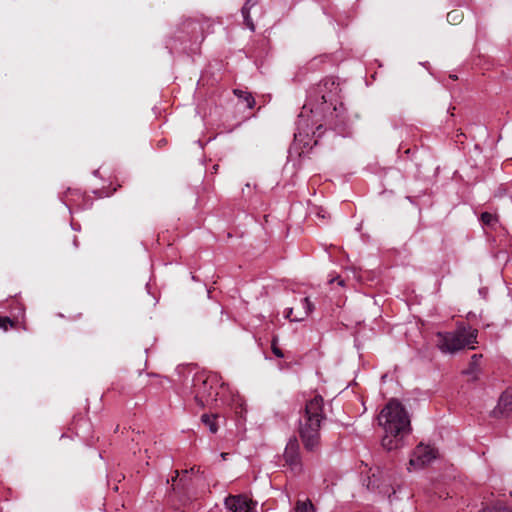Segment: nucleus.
<instances>
[{
    "instance_id": "f257e3e1",
    "label": "nucleus",
    "mask_w": 512,
    "mask_h": 512,
    "mask_svg": "<svg viewBox=\"0 0 512 512\" xmlns=\"http://www.w3.org/2000/svg\"><path fill=\"white\" fill-rule=\"evenodd\" d=\"M339 83L332 77L323 79L316 88L308 94L307 101L298 115L294 141L303 146L310 145V135L315 136L322 128L321 120L338 119L335 125L344 124V106L338 101Z\"/></svg>"
},
{
    "instance_id": "f03ea898",
    "label": "nucleus",
    "mask_w": 512,
    "mask_h": 512,
    "mask_svg": "<svg viewBox=\"0 0 512 512\" xmlns=\"http://www.w3.org/2000/svg\"><path fill=\"white\" fill-rule=\"evenodd\" d=\"M379 425L384 429L382 446L388 451L403 445V439L410 433V417L398 400H390L378 416Z\"/></svg>"
},
{
    "instance_id": "7ed1b4c3",
    "label": "nucleus",
    "mask_w": 512,
    "mask_h": 512,
    "mask_svg": "<svg viewBox=\"0 0 512 512\" xmlns=\"http://www.w3.org/2000/svg\"><path fill=\"white\" fill-rule=\"evenodd\" d=\"M325 420L323 398L314 396L307 401L304 414L299 419V435L307 451H315L320 444V428Z\"/></svg>"
},
{
    "instance_id": "20e7f679",
    "label": "nucleus",
    "mask_w": 512,
    "mask_h": 512,
    "mask_svg": "<svg viewBox=\"0 0 512 512\" xmlns=\"http://www.w3.org/2000/svg\"><path fill=\"white\" fill-rule=\"evenodd\" d=\"M217 377L208 376L202 380L199 384H195V401L201 407L216 402L219 398L221 401L231 405L235 408L237 414H242L244 408V401L238 395L231 392L230 399L225 398V393L228 390L224 384L220 387L217 386Z\"/></svg>"
},
{
    "instance_id": "39448f33",
    "label": "nucleus",
    "mask_w": 512,
    "mask_h": 512,
    "mask_svg": "<svg viewBox=\"0 0 512 512\" xmlns=\"http://www.w3.org/2000/svg\"><path fill=\"white\" fill-rule=\"evenodd\" d=\"M437 348L443 354H455L465 348L474 349L478 330L464 323L457 324L454 331L437 332Z\"/></svg>"
},
{
    "instance_id": "423d86ee",
    "label": "nucleus",
    "mask_w": 512,
    "mask_h": 512,
    "mask_svg": "<svg viewBox=\"0 0 512 512\" xmlns=\"http://www.w3.org/2000/svg\"><path fill=\"white\" fill-rule=\"evenodd\" d=\"M438 456V451L430 446L419 444L413 451L410 461L409 470H419L429 465Z\"/></svg>"
},
{
    "instance_id": "0eeeda50",
    "label": "nucleus",
    "mask_w": 512,
    "mask_h": 512,
    "mask_svg": "<svg viewBox=\"0 0 512 512\" xmlns=\"http://www.w3.org/2000/svg\"><path fill=\"white\" fill-rule=\"evenodd\" d=\"M283 457L285 463L290 467L293 473L296 474L302 471L299 444L296 438H292L288 441Z\"/></svg>"
},
{
    "instance_id": "6e6552de",
    "label": "nucleus",
    "mask_w": 512,
    "mask_h": 512,
    "mask_svg": "<svg viewBox=\"0 0 512 512\" xmlns=\"http://www.w3.org/2000/svg\"><path fill=\"white\" fill-rule=\"evenodd\" d=\"M225 506L231 512H256V503L244 495L228 496Z\"/></svg>"
},
{
    "instance_id": "1a4fd4ad",
    "label": "nucleus",
    "mask_w": 512,
    "mask_h": 512,
    "mask_svg": "<svg viewBox=\"0 0 512 512\" xmlns=\"http://www.w3.org/2000/svg\"><path fill=\"white\" fill-rule=\"evenodd\" d=\"M512 411V389H507L501 395L497 406L493 409L492 415L494 417L504 416Z\"/></svg>"
},
{
    "instance_id": "9d476101",
    "label": "nucleus",
    "mask_w": 512,
    "mask_h": 512,
    "mask_svg": "<svg viewBox=\"0 0 512 512\" xmlns=\"http://www.w3.org/2000/svg\"><path fill=\"white\" fill-rule=\"evenodd\" d=\"M258 4V0H247L244 6L242 7V15L244 18L245 25L251 31L255 30L254 23L250 17V10Z\"/></svg>"
},
{
    "instance_id": "9b49d317",
    "label": "nucleus",
    "mask_w": 512,
    "mask_h": 512,
    "mask_svg": "<svg viewBox=\"0 0 512 512\" xmlns=\"http://www.w3.org/2000/svg\"><path fill=\"white\" fill-rule=\"evenodd\" d=\"M301 305L303 312L299 313V315L292 319L294 322L303 321L314 310V305L308 297H305L301 300Z\"/></svg>"
},
{
    "instance_id": "f8f14e48",
    "label": "nucleus",
    "mask_w": 512,
    "mask_h": 512,
    "mask_svg": "<svg viewBox=\"0 0 512 512\" xmlns=\"http://www.w3.org/2000/svg\"><path fill=\"white\" fill-rule=\"evenodd\" d=\"M482 358V355L480 354H474L471 356L470 362H469V368L464 371L466 375H471L475 377V375L479 371V365H480V359Z\"/></svg>"
},
{
    "instance_id": "ddd939ff",
    "label": "nucleus",
    "mask_w": 512,
    "mask_h": 512,
    "mask_svg": "<svg viewBox=\"0 0 512 512\" xmlns=\"http://www.w3.org/2000/svg\"><path fill=\"white\" fill-rule=\"evenodd\" d=\"M234 93L235 95H237V97L241 100H243V102L246 104V106L248 108H253L254 105H255V100L253 98V96L251 95V93L249 92H246V91H242V90H234Z\"/></svg>"
},
{
    "instance_id": "4468645a",
    "label": "nucleus",
    "mask_w": 512,
    "mask_h": 512,
    "mask_svg": "<svg viewBox=\"0 0 512 512\" xmlns=\"http://www.w3.org/2000/svg\"><path fill=\"white\" fill-rule=\"evenodd\" d=\"M201 420L202 422L208 426L209 430L211 433H216L217 430H218V427L215 423V416H210V415H207V414H203L201 416Z\"/></svg>"
},
{
    "instance_id": "2eb2a0df",
    "label": "nucleus",
    "mask_w": 512,
    "mask_h": 512,
    "mask_svg": "<svg viewBox=\"0 0 512 512\" xmlns=\"http://www.w3.org/2000/svg\"><path fill=\"white\" fill-rule=\"evenodd\" d=\"M294 512H314V507L309 500L298 501Z\"/></svg>"
},
{
    "instance_id": "dca6fc26",
    "label": "nucleus",
    "mask_w": 512,
    "mask_h": 512,
    "mask_svg": "<svg viewBox=\"0 0 512 512\" xmlns=\"http://www.w3.org/2000/svg\"><path fill=\"white\" fill-rule=\"evenodd\" d=\"M480 220L486 226H493L497 222L496 216L488 212L482 213Z\"/></svg>"
},
{
    "instance_id": "f3484780",
    "label": "nucleus",
    "mask_w": 512,
    "mask_h": 512,
    "mask_svg": "<svg viewBox=\"0 0 512 512\" xmlns=\"http://www.w3.org/2000/svg\"><path fill=\"white\" fill-rule=\"evenodd\" d=\"M479 512H511V511L504 506H493V507L483 508Z\"/></svg>"
},
{
    "instance_id": "a211bd4d",
    "label": "nucleus",
    "mask_w": 512,
    "mask_h": 512,
    "mask_svg": "<svg viewBox=\"0 0 512 512\" xmlns=\"http://www.w3.org/2000/svg\"><path fill=\"white\" fill-rule=\"evenodd\" d=\"M8 326H12V322H11L10 318L1 317L0 318V328L3 330H7Z\"/></svg>"
},
{
    "instance_id": "6ab92c4d",
    "label": "nucleus",
    "mask_w": 512,
    "mask_h": 512,
    "mask_svg": "<svg viewBox=\"0 0 512 512\" xmlns=\"http://www.w3.org/2000/svg\"><path fill=\"white\" fill-rule=\"evenodd\" d=\"M447 19L449 22H456L460 19V14L458 11H451L447 14Z\"/></svg>"
},
{
    "instance_id": "aec40b11",
    "label": "nucleus",
    "mask_w": 512,
    "mask_h": 512,
    "mask_svg": "<svg viewBox=\"0 0 512 512\" xmlns=\"http://www.w3.org/2000/svg\"><path fill=\"white\" fill-rule=\"evenodd\" d=\"M315 214L317 217L325 219L327 217V211L322 207H317Z\"/></svg>"
},
{
    "instance_id": "412c9836",
    "label": "nucleus",
    "mask_w": 512,
    "mask_h": 512,
    "mask_svg": "<svg viewBox=\"0 0 512 512\" xmlns=\"http://www.w3.org/2000/svg\"><path fill=\"white\" fill-rule=\"evenodd\" d=\"M272 351L273 353L278 357V358H283L284 357V354L282 353V351L276 347V342L275 340H273L272 342Z\"/></svg>"
},
{
    "instance_id": "4be33fe9",
    "label": "nucleus",
    "mask_w": 512,
    "mask_h": 512,
    "mask_svg": "<svg viewBox=\"0 0 512 512\" xmlns=\"http://www.w3.org/2000/svg\"><path fill=\"white\" fill-rule=\"evenodd\" d=\"M292 314H293V308H287V309L285 310L284 316H285V318H287V319H289L290 321L294 322V321L292 320L293 318L291 317V316H292Z\"/></svg>"
},
{
    "instance_id": "5701e85b",
    "label": "nucleus",
    "mask_w": 512,
    "mask_h": 512,
    "mask_svg": "<svg viewBox=\"0 0 512 512\" xmlns=\"http://www.w3.org/2000/svg\"><path fill=\"white\" fill-rule=\"evenodd\" d=\"M334 281H337L338 285L339 286H344V280L341 279L340 277H336V278H331L329 280V283H333Z\"/></svg>"
},
{
    "instance_id": "b1692460",
    "label": "nucleus",
    "mask_w": 512,
    "mask_h": 512,
    "mask_svg": "<svg viewBox=\"0 0 512 512\" xmlns=\"http://www.w3.org/2000/svg\"><path fill=\"white\" fill-rule=\"evenodd\" d=\"M227 455H228L227 453H221V455H220V456H221V458H222L223 460H225V459H226V457H227Z\"/></svg>"
},
{
    "instance_id": "393cba45",
    "label": "nucleus",
    "mask_w": 512,
    "mask_h": 512,
    "mask_svg": "<svg viewBox=\"0 0 512 512\" xmlns=\"http://www.w3.org/2000/svg\"><path fill=\"white\" fill-rule=\"evenodd\" d=\"M190 471H191V472H194V471H195V467H192V468L190 469Z\"/></svg>"
}]
</instances>
